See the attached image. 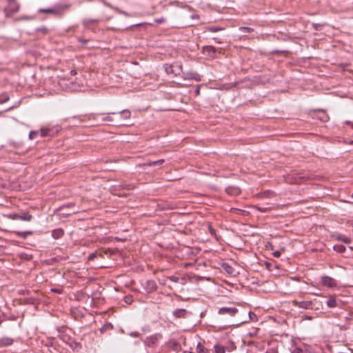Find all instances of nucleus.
<instances>
[{
	"label": "nucleus",
	"mask_w": 353,
	"mask_h": 353,
	"mask_svg": "<svg viewBox=\"0 0 353 353\" xmlns=\"http://www.w3.org/2000/svg\"><path fill=\"white\" fill-rule=\"evenodd\" d=\"M70 4H57L50 8H41L39 12L41 13L51 14L56 17H61L63 15L64 11L70 8Z\"/></svg>",
	"instance_id": "nucleus-1"
},
{
	"label": "nucleus",
	"mask_w": 353,
	"mask_h": 353,
	"mask_svg": "<svg viewBox=\"0 0 353 353\" xmlns=\"http://www.w3.org/2000/svg\"><path fill=\"white\" fill-rule=\"evenodd\" d=\"M195 92H196V94L197 95H199V93H200V90H199V88H197V89L196 90Z\"/></svg>",
	"instance_id": "nucleus-42"
},
{
	"label": "nucleus",
	"mask_w": 353,
	"mask_h": 353,
	"mask_svg": "<svg viewBox=\"0 0 353 353\" xmlns=\"http://www.w3.org/2000/svg\"><path fill=\"white\" fill-rule=\"evenodd\" d=\"M185 79L188 80L194 79L196 81H201V76L195 72H190L186 74V77Z\"/></svg>",
	"instance_id": "nucleus-12"
},
{
	"label": "nucleus",
	"mask_w": 353,
	"mask_h": 353,
	"mask_svg": "<svg viewBox=\"0 0 353 353\" xmlns=\"http://www.w3.org/2000/svg\"><path fill=\"white\" fill-rule=\"evenodd\" d=\"M7 1H8V4L10 3V6H12V3H13L14 2H16V0H7Z\"/></svg>",
	"instance_id": "nucleus-40"
},
{
	"label": "nucleus",
	"mask_w": 353,
	"mask_h": 353,
	"mask_svg": "<svg viewBox=\"0 0 353 353\" xmlns=\"http://www.w3.org/2000/svg\"><path fill=\"white\" fill-rule=\"evenodd\" d=\"M146 284H147V288L150 291H154L157 288V284H156L155 281H148L146 282Z\"/></svg>",
	"instance_id": "nucleus-21"
},
{
	"label": "nucleus",
	"mask_w": 353,
	"mask_h": 353,
	"mask_svg": "<svg viewBox=\"0 0 353 353\" xmlns=\"http://www.w3.org/2000/svg\"><path fill=\"white\" fill-rule=\"evenodd\" d=\"M333 249L339 253H343L345 251V247L341 244L334 245Z\"/></svg>",
	"instance_id": "nucleus-22"
},
{
	"label": "nucleus",
	"mask_w": 353,
	"mask_h": 353,
	"mask_svg": "<svg viewBox=\"0 0 353 353\" xmlns=\"http://www.w3.org/2000/svg\"><path fill=\"white\" fill-rule=\"evenodd\" d=\"M290 352L291 353H305L304 351L301 348H300L299 347H296V346L292 347V349L290 350Z\"/></svg>",
	"instance_id": "nucleus-27"
},
{
	"label": "nucleus",
	"mask_w": 353,
	"mask_h": 353,
	"mask_svg": "<svg viewBox=\"0 0 353 353\" xmlns=\"http://www.w3.org/2000/svg\"><path fill=\"white\" fill-rule=\"evenodd\" d=\"M14 343V339L8 336L0 338V348L11 346Z\"/></svg>",
	"instance_id": "nucleus-9"
},
{
	"label": "nucleus",
	"mask_w": 353,
	"mask_h": 353,
	"mask_svg": "<svg viewBox=\"0 0 353 353\" xmlns=\"http://www.w3.org/2000/svg\"><path fill=\"white\" fill-rule=\"evenodd\" d=\"M130 335L132 336H134V337H138L139 336V333L137 332H131L130 334Z\"/></svg>",
	"instance_id": "nucleus-38"
},
{
	"label": "nucleus",
	"mask_w": 353,
	"mask_h": 353,
	"mask_svg": "<svg viewBox=\"0 0 353 353\" xmlns=\"http://www.w3.org/2000/svg\"><path fill=\"white\" fill-rule=\"evenodd\" d=\"M239 30L242 32L250 33L253 32V28L249 27H240Z\"/></svg>",
	"instance_id": "nucleus-26"
},
{
	"label": "nucleus",
	"mask_w": 353,
	"mask_h": 353,
	"mask_svg": "<svg viewBox=\"0 0 353 353\" xmlns=\"http://www.w3.org/2000/svg\"><path fill=\"white\" fill-rule=\"evenodd\" d=\"M265 353H279L278 351L275 349H270L269 350H268Z\"/></svg>",
	"instance_id": "nucleus-37"
},
{
	"label": "nucleus",
	"mask_w": 353,
	"mask_h": 353,
	"mask_svg": "<svg viewBox=\"0 0 353 353\" xmlns=\"http://www.w3.org/2000/svg\"><path fill=\"white\" fill-rule=\"evenodd\" d=\"M186 314V310L185 309H176L173 312V315L176 318L185 317Z\"/></svg>",
	"instance_id": "nucleus-13"
},
{
	"label": "nucleus",
	"mask_w": 353,
	"mask_h": 353,
	"mask_svg": "<svg viewBox=\"0 0 353 353\" xmlns=\"http://www.w3.org/2000/svg\"><path fill=\"white\" fill-rule=\"evenodd\" d=\"M74 204L73 203H70L68 205H63L61 208H63L65 207H70V206H72Z\"/></svg>",
	"instance_id": "nucleus-41"
},
{
	"label": "nucleus",
	"mask_w": 353,
	"mask_h": 353,
	"mask_svg": "<svg viewBox=\"0 0 353 353\" xmlns=\"http://www.w3.org/2000/svg\"><path fill=\"white\" fill-rule=\"evenodd\" d=\"M196 351L198 353H209V350L205 347L204 345L200 343L196 345Z\"/></svg>",
	"instance_id": "nucleus-20"
},
{
	"label": "nucleus",
	"mask_w": 353,
	"mask_h": 353,
	"mask_svg": "<svg viewBox=\"0 0 353 353\" xmlns=\"http://www.w3.org/2000/svg\"><path fill=\"white\" fill-rule=\"evenodd\" d=\"M63 234H64L63 230L61 228H58V229H55V230H52V236L54 239H59L63 236Z\"/></svg>",
	"instance_id": "nucleus-11"
},
{
	"label": "nucleus",
	"mask_w": 353,
	"mask_h": 353,
	"mask_svg": "<svg viewBox=\"0 0 353 353\" xmlns=\"http://www.w3.org/2000/svg\"><path fill=\"white\" fill-rule=\"evenodd\" d=\"M108 116L105 117L103 119V121H105V122H113L116 121V119H114L113 118H112L109 113H108Z\"/></svg>",
	"instance_id": "nucleus-29"
},
{
	"label": "nucleus",
	"mask_w": 353,
	"mask_h": 353,
	"mask_svg": "<svg viewBox=\"0 0 353 353\" xmlns=\"http://www.w3.org/2000/svg\"><path fill=\"white\" fill-rule=\"evenodd\" d=\"M259 211L261 212H265L267 211H268L270 208L269 207H260V206H256L255 207Z\"/></svg>",
	"instance_id": "nucleus-31"
},
{
	"label": "nucleus",
	"mask_w": 353,
	"mask_h": 353,
	"mask_svg": "<svg viewBox=\"0 0 353 353\" xmlns=\"http://www.w3.org/2000/svg\"><path fill=\"white\" fill-rule=\"evenodd\" d=\"M326 305L328 307L333 308L337 306L336 300L334 296H331L326 301Z\"/></svg>",
	"instance_id": "nucleus-15"
},
{
	"label": "nucleus",
	"mask_w": 353,
	"mask_h": 353,
	"mask_svg": "<svg viewBox=\"0 0 353 353\" xmlns=\"http://www.w3.org/2000/svg\"><path fill=\"white\" fill-rule=\"evenodd\" d=\"M32 219V215L29 213H23L19 214V219L25 221H30Z\"/></svg>",
	"instance_id": "nucleus-17"
},
{
	"label": "nucleus",
	"mask_w": 353,
	"mask_h": 353,
	"mask_svg": "<svg viewBox=\"0 0 353 353\" xmlns=\"http://www.w3.org/2000/svg\"><path fill=\"white\" fill-rule=\"evenodd\" d=\"M164 161H165L164 159H159V160L154 161H150V162L147 163L146 165H148L149 166L156 165H162L164 163Z\"/></svg>",
	"instance_id": "nucleus-23"
},
{
	"label": "nucleus",
	"mask_w": 353,
	"mask_h": 353,
	"mask_svg": "<svg viewBox=\"0 0 353 353\" xmlns=\"http://www.w3.org/2000/svg\"><path fill=\"white\" fill-rule=\"evenodd\" d=\"M351 203H353V202H350Z\"/></svg>",
	"instance_id": "nucleus-47"
},
{
	"label": "nucleus",
	"mask_w": 353,
	"mask_h": 353,
	"mask_svg": "<svg viewBox=\"0 0 353 353\" xmlns=\"http://www.w3.org/2000/svg\"><path fill=\"white\" fill-rule=\"evenodd\" d=\"M41 134L42 137H45L48 134L47 130H41Z\"/></svg>",
	"instance_id": "nucleus-39"
},
{
	"label": "nucleus",
	"mask_w": 353,
	"mask_h": 353,
	"mask_svg": "<svg viewBox=\"0 0 353 353\" xmlns=\"http://www.w3.org/2000/svg\"><path fill=\"white\" fill-rule=\"evenodd\" d=\"M154 21H155L157 23H163V22H165V18H163V17H161V18L156 19L154 20Z\"/></svg>",
	"instance_id": "nucleus-34"
},
{
	"label": "nucleus",
	"mask_w": 353,
	"mask_h": 353,
	"mask_svg": "<svg viewBox=\"0 0 353 353\" xmlns=\"http://www.w3.org/2000/svg\"><path fill=\"white\" fill-rule=\"evenodd\" d=\"M71 74H77V72L75 70H72L71 71Z\"/></svg>",
	"instance_id": "nucleus-44"
},
{
	"label": "nucleus",
	"mask_w": 353,
	"mask_h": 353,
	"mask_svg": "<svg viewBox=\"0 0 353 353\" xmlns=\"http://www.w3.org/2000/svg\"><path fill=\"white\" fill-rule=\"evenodd\" d=\"M13 232L14 234H16L18 236L21 237L23 239H26L28 235L32 234V231H25V232L14 231Z\"/></svg>",
	"instance_id": "nucleus-18"
},
{
	"label": "nucleus",
	"mask_w": 353,
	"mask_h": 353,
	"mask_svg": "<svg viewBox=\"0 0 353 353\" xmlns=\"http://www.w3.org/2000/svg\"><path fill=\"white\" fill-rule=\"evenodd\" d=\"M98 21L97 19H85L83 21V24L85 27L88 28L91 24L97 23Z\"/></svg>",
	"instance_id": "nucleus-19"
},
{
	"label": "nucleus",
	"mask_w": 353,
	"mask_h": 353,
	"mask_svg": "<svg viewBox=\"0 0 353 353\" xmlns=\"http://www.w3.org/2000/svg\"><path fill=\"white\" fill-rule=\"evenodd\" d=\"M38 132L36 131H31L29 134V137L30 139H33L37 135Z\"/></svg>",
	"instance_id": "nucleus-32"
},
{
	"label": "nucleus",
	"mask_w": 353,
	"mask_h": 353,
	"mask_svg": "<svg viewBox=\"0 0 353 353\" xmlns=\"http://www.w3.org/2000/svg\"><path fill=\"white\" fill-rule=\"evenodd\" d=\"M292 303L294 306L298 307L304 310H312V302L311 301H298L297 300H293Z\"/></svg>",
	"instance_id": "nucleus-5"
},
{
	"label": "nucleus",
	"mask_w": 353,
	"mask_h": 353,
	"mask_svg": "<svg viewBox=\"0 0 353 353\" xmlns=\"http://www.w3.org/2000/svg\"><path fill=\"white\" fill-rule=\"evenodd\" d=\"M97 256V254L96 253H91L89 254L88 257V259L89 261H92L93 260L95 257Z\"/></svg>",
	"instance_id": "nucleus-35"
},
{
	"label": "nucleus",
	"mask_w": 353,
	"mask_h": 353,
	"mask_svg": "<svg viewBox=\"0 0 353 353\" xmlns=\"http://www.w3.org/2000/svg\"><path fill=\"white\" fill-rule=\"evenodd\" d=\"M51 291L54 292V293L61 294L62 292H63V290L61 289V288H52Z\"/></svg>",
	"instance_id": "nucleus-33"
},
{
	"label": "nucleus",
	"mask_w": 353,
	"mask_h": 353,
	"mask_svg": "<svg viewBox=\"0 0 353 353\" xmlns=\"http://www.w3.org/2000/svg\"><path fill=\"white\" fill-rule=\"evenodd\" d=\"M161 338L162 335L161 334H153L146 338L145 344L148 347H155Z\"/></svg>",
	"instance_id": "nucleus-4"
},
{
	"label": "nucleus",
	"mask_w": 353,
	"mask_h": 353,
	"mask_svg": "<svg viewBox=\"0 0 353 353\" xmlns=\"http://www.w3.org/2000/svg\"><path fill=\"white\" fill-rule=\"evenodd\" d=\"M110 114L117 116L115 123L118 125H123L122 122L130 119L131 117V112L129 110H123L119 112H110Z\"/></svg>",
	"instance_id": "nucleus-3"
},
{
	"label": "nucleus",
	"mask_w": 353,
	"mask_h": 353,
	"mask_svg": "<svg viewBox=\"0 0 353 353\" xmlns=\"http://www.w3.org/2000/svg\"><path fill=\"white\" fill-rule=\"evenodd\" d=\"M203 52L209 57L214 58L215 57L216 49L213 46H208L203 48Z\"/></svg>",
	"instance_id": "nucleus-10"
},
{
	"label": "nucleus",
	"mask_w": 353,
	"mask_h": 353,
	"mask_svg": "<svg viewBox=\"0 0 353 353\" xmlns=\"http://www.w3.org/2000/svg\"><path fill=\"white\" fill-rule=\"evenodd\" d=\"M8 219H12V220H17L19 219V214H10L8 215H5Z\"/></svg>",
	"instance_id": "nucleus-28"
},
{
	"label": "nucleus",
	"mask_w": 353,
	"mask_h": 353,
	"mask_svg": "<svg viewBox=\"0 0 353 353\" xmlns=\"http://www.w3.org/2000/svg\"><path fill=\"white\" fill-rule=\"evenodd\" d=\"M352 197L353 198V192H352Z\"/></svg>",
	"instance_id": "nucleus-46"
},
{
	"label": "nucleus",
	"mask_w": 353,
	"mask_h": 353,
	"mask_svg": "<svg viewBox=\"0 0 353 353\" xmlns=\"http://www.w3.org/2000/svg\"><path fill=\"white\" fill-rule=\"evenodd\" d=\"M346 123L348 124H351L352 128L353 129V123H352L350 121H347Z\"/></svg>",
	"instance_id": "nucleus-43"
},
{
	"label": "nucleus",
	"mask_w": 353,
	"mask_h": 353,
	"mask_svg": "<svg viewBox=\"0 0 353 353\" xmlns=\"http://www.w3.org/2000/svg\"><path fill=\"white\" fill-rule=\"evenodd\" d=\"M215 353H225V350L223 345H214Z\"/></svg>",
	"instance_id": "nucleus-24"
},
{
	"label": "nucleus",
	"mask_w": 353,
	"mask_h": 353,
	"mask_svg": "<svg viewBox=\"0 0 353 353\" xmlns=\"http://www.w3.org/2000/svg\"><path fill=\"white\" fill-rule=\"evenodd\" d=\"M349 248H350V250H353L352 247L350 246Z\"/></svg>",
	"instance_id": "nucleus-45"
},
{
	"label": "nucleus",
	"mask_w": 353,
	"mask_h": 353,
	"mask_svg": "<svg viewBox=\"0 0 353 353\" xmlns=\"http://www.w3.org/2000/svg\"><path fill=\"white\" fill-rule=\"evenodd\" d=\"M167 279H169L171 281L174 282V283H178L180 281H183L185 280L184 278H183V277L179 278V277L175 276H171L170 277H168Z\"/></svg>",
	"instance_id": "nucleus-25"
},
{
	"label": "nucleus",
	"mask_w": 353,
	"mask_h": 353,
	"mask_svg": "<svg viewBox=\"0 0 353 353\" xmlns=\"http://www.w3.org/2000/svg\"><path fill=\"white\" fill-rule=\"evenodd\" d=\"M208 30L210 32H218V31L223 30V28H219V27H210V28H208Z\"/></svg>",
	"instance_id": "nucleus-30"
},
{
	"label": "nucleus",
	"mask_w": 353,
	"mask_h": 353,
	"mask_svg": "<svg viewBox=\"0 0 353 353\" xmlns=\"http://www.w3.org/2000/svg\"><path fill=\"white\" fill-rule=\"evenodd\" d=\"M222 268L229 274H233L234 270V268L227 263H223L221 265Z\"/></svg>",
	"instance_id": "nucleus-14"
},
{
	"label": "nucleus",
	"mask_w": 353,
	"mask_h": 353,
	"mask_svg": "<svg viewBox=\"0 0 353 353\" xmlns=\"http://www.w3.org/2000/svg\"><path fill=\"white\" fill-rule=\"evenodd\" d=\"M321 283L323 285L328 288H334L337 285L336 281L329 276H323L321 277Z\"/></svg>",
	"instance_id": "nucleus-7"
},
{
	"label": "nucleus",
	"mask_w": 353,
	"mask_h": 353,
	"mask_svg": "<svg viewBox=\"0 0 353 353\" xmlns=\"http://www.w3.org/2000/svg\"><path fill=\"white\" fill-rule=\"evenodd\" d=\"M281 254V252L279 250H276V251H274L273 252V255L274 256L276 257V258H279Z\"/></svg>",
	"instance_id": "nucleus-36"
},
{
	"label": "nucleus",
	"mask_w": 353,
	"mask_h": 353,
	"mask_svg": "<svg viewBox=\"0 0 353 353\" xmlns=\"http://www.w3.org/2000/svg\"><path fill=\"white\" fill-rule=\"evenodd\" d=\"M165 71L168 74L177 76L182 72V64L180 62H174L172 64H165L164 65Z\"/></svg>",
	"instance_id": "nucleus-2"
},
{
	"label": "nucleus",
	"mask_w": 353,
	"mask_h": 353,
	"mask_svg": "<svg viewBox=\"0 0 353 353\" xmlns=\"http://www.w3.org/2000/svg\"><path fill=\"white\" fill-rule=\"evenodd\" d=\"M19 9V6L16 3L14 2L12 3V6H10V4H8V6L5 8L4 12L6 17H10L13 14L17 12Z\"/></svg>",
	"instance_id": "nucleus-8"
},
{
	"label": "nucleus",
	"mask_w": 353,
	"mask_h": 353,
	"mask_svg": "<svg viewBox=\"0 0 353 353\" xmlns=\"http://www.w3.org/2000/svg\"><path fill=\"white\" fill-rule=\"evenodd\" d=\"M334 238L336 240L342 241L343 243H346V244H348L351 242L350 238L344 236L341 234H337V235L334 236Z\"/></svg>",
	"instance_id": "nucleus-16"
},
{
	"label": "nucleus",
	"mask_w": 353,
	"mask_h": 353,
	"mask_svg": "<svg viewBox=\"0 0 353 353\" xmlns=\"http://www.w3.org/2000/svg\"><path fill=\"white\" fill-rule=\"evenodd\" d=\"M238 312V309L234 307H221L218 313L221 315H229L234 316Z\"/></svg>",
	"instance_id": "nucleus-6"
}]
</instances>
